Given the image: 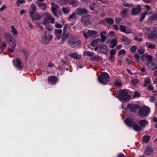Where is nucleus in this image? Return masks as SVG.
<instances>
[{
	"mask_svg": "<svg viewBox=\"0 0 157 157\" xmlns=\"http://www.w3.org/2000/svg\"><path fill=\"white\" fill-rule=\"evenodd\" d=\"M134 58L136 62L137 63H139L140 60L139 59V56L138 54H136L134 56Z\"/></svg>",
	"mask_w": 157,
	"mask_h": 157,
	"instance_id": "obj_42",
	"label": "nucleus"
},
{
	"mask_svg": "<svg viewBox=\"0 0 157 157\" xmlns=\"http://www.w3.org/2000/svg\"><path fill=\"white\" fill-rule=\"evenodd\" d=\"M39 6H43L42 9L43 10H45L46 8V5L45 3L41 2L39 3Z\"/></svg>",
	"mask_w": 157,
	"mask_h": 157,
	"instance_id": "obj_45",
	"label": "nucleus"
},
{
	"mask_svg": "<svg viewBox=\"0 0 157 157\" xmlns=\"http://www.w3.org/2000/svg\"><path fill=\"white\" fill-rule=\"evenodd\" d=\"M16 66L18 70H21L22 68L21 62L18 59H17L16 60Z\"/></svg>",
	"mask_w": 157,
	"mask_h": 157,
	"instance_id": "obj_26",
	"label": "nucleus"
},
{
	"mask_svg": "<svg viewBox=\"0 0 157 157\" xmlns=\"http://www.w3.org/2000/svg\"><path fill=\"white\" fill-rule=\"evenodd\" d=\"M58 80V78L54 75L49 76L48 78V82L50 83L52 85L55 84Z\"/></svg>",
	"mask_w": 157,
	"mask_h": 157,
	"instance_id": "obj_11",
	"label": "nucleus"
},
{
	"mask_svg": "<svg viewBox=\"0 0 157 157\" xmlns=\"http://www.w3.org/2000/svg\"><path fill=\"white\" fill-rule=\"evenodd\" d=\"M146 58L147 59V61L149 62H151L152 59V57L151 56L147 55L146 56Z\"/></svg>",
	"mask_w": 157,
	"mask_h": 157,
	"instance_id": "obj_47",
	"label": "nucleus"
},
{
	"mask_svg": "<svg viewBox=\"0 0 157 157\" xmlns=\"http://www.w3.org/2000/svg\"><path fill=\"white\" fill-rule=\"evenodd\" d=\"M22 52L24 56V58L26 60H27L28 58V57L29 55L27 50L25 49H22Z\"/></svg>",
	"mask_w": 157,
	"mask_h": 157,
	"instance_id": "obj_31",
	"label": "nucleus"
},
{
	"mask_svg": "<svg viewBox=\"0 0 157 157\" xmlns=\"http://www.w3.org/2000/svg\"><path fill=\"white\" fill-rule=\"evenodd\" d=\"M106 20L107 23L110 25H112L114 23V20L112 18L107 17L106 18Z\"/></svg>",
	"mask_w": 157,
	"mask_h": 157,
	"instance_id": "obj_39",
	"label": "nucleus"
},
{
	"mask_svg": "<svg viewBox=\"0 0 157 157\" xmlns=\"http://www.w3.org/2000/svg\"><path fill=\"white\" fill-rule=\"evenodd\" d=\"M153 151L152 148L150 147H147L145 149L144 154L146 155L149 156L153 153Z\"/></svg>",
	"mask_w": 157,
	"mask_h": 157,
	"instance_id": "obj_16",
	"label": "nucleus"
},
{
	"mask_svg": "<svg viewBox=\"0 0 157 157\" xmlns=\"http://www.w3.org/2000/svg\"><path fill=\"white\" fill-rule=\"evenodd\" d=\"M6 8V6L5 5L2 6V7L0 8V11L2 12Z\"/></svg>",
	"mask_w": 157,
	"mask_h": 157,
	"instance_id": "obj_62",
	"label": "nucleus"
},
{
	"mask_svg": "<svg viewBox=\"0 0 157 157\" xmlns=\"http://www.w3.org/2000/svg\"><path fill=\"white\" fill-rule=\"evenodd\" d=\"M48 66L49 67H55V66L54 64L49 63H48Z\"/></svg>",
	"mask_w": 157,
	"mask_h": 157,
	"instance_id": "obj_63",
	"label": "nucleus"
},
{
	"mask_svg": "<svg viewBox=\"0 0 157 157\" xmlns=\"http://www.w3.org/2000/svg\"><path fill=\"white\" fill-rule=\"evenodd\" d=\"M147 65L149 66V68L153 70L156 69L157 68V66L152 62H148L147 63Z\"/></svg>",
	"mask_w": 157,
	"mask_h": 157,
	"instance_id": "obj_18",
	"label": "nucleus"
},
{
	"mask_svg": "<svg viewBox=\"0 0 157 157\" xmlns=\"http://www.w3.org/2000/svg\"><path fill=\"white\" fill-rule=\"evenodd\" d=\"M83 35L86 38H88L89 37H96L97 36L98 33L97 32L91 30H88L87 32H82Z\"/></svg>",
	"mask_w": 157,
	"mask_h": 157,
	"instance_id": "obj_6",
	"label": "nucleus"
},
{
	"mask_svg": "<svg viewBox=\"0 0 157 157\" xmlns=\"http://www.w3.org/2000/svg\"><path fill=\"white\" fill-rule=\"evenodd\" d=\"M150 136H144L143 138V141L145 143H147L149 140Z\"/></svg>",
	"mask_w": 157,
	"mask_h": 157,
	"instance_id": "obj_36",
	"label": "nucleus"
},
{
	"mask_svg": "<svg viewBox=\"0 0 157 157\" xmlns=\"http://www.w3.org/2000/svg\"><path fill=\"white\" fill-rule=\"evenodd\" d=\"M46 15L47 18L51 21V23H54L55 21V19L52 17V15L48 13H46Z\"/></svg>",
	"mask_w": 157,
	"mask_h": 157,
	"instance_id": "obj_23",
	"label": "nucleus"
},
{
	"mask_svg": "<svg viewBox=\"0 0 157 157\" xmlns=\"http://www.w3.org/2000/svg\"><path fill=\"white\" fill-rule=\"evenodd\" d=\"M101 41L102 42H103L105 41V40L106 39V37L105 36H103V35H101Z\"/></svg>",
	"mask_w": 157,
	"mask_h": 157,
	"instance_id": "obj_52",
	"label": "nucleus"
},
{
	"mask_svg": "<svg viewBox=\"0 0 157 157\" xmlns=\"http://www.w3.org/2000/svg\"><path fill=\"white\" fill-rule=\"evenodd\" d=\"M52 38V35H47L46 32H45L41 38L42 42L44 44H48L50 43V40Z\"/></svg>",
	"mask_w": 157,
	"mask_h": 157,
	"instance_id": "obj_7",
	"label": "nucleus"
},
{
	"mask_svg": "<svg viewBox=\"0 0 157 157\" xmlns=\"http://www.w3.org/2000/svg\"><path fill=\"white\" fill-rule=\"evenodd\" d=\"M122 20V19L121 18H115V21L117 23L120 22Z\"/></svg>",
	"mask_w": 157,
	"mask_h": 157,
	"instance_id": "obj_59",
	"label": "nucleus"
},
{
	"mask_svg": "<svg viewBox=\"0 0 157 157\" xmlns=\"http://www.w3.org/2000/svg\"><path fill=\"white\" fill-rule=\"evenodd\" d=\"M138 80L137 79H135L131 81V82L133 85H135L138 83Z\"/></svg>",
	"mask_w": 157,
	"mask_h": 157,
	"instance_id": "obj_46",
	"label": "nucleus"
},
{
	"mask_svg": "<svg viewBox=\"0 0 157 157\" xmlns=\"http://www.w3.org/2000/svg\"><path fill=\"white\" fill-rule=\"evenodd\" d=\"M120 30L126 34H129L132 32V30L131 29H126L125 26L121 25L120 26Z\"/></svg>",
	"mask_w": 157,
	"mask_h": 157,
	"instance_id": "obj_13",
	"label": "nucleus"
},
{
	"mask_svg": "<svg viewBox=\"0 0 157 157\" xmlns=\"http://www.w3.org/2000/svg\"><path fill=\"white\" fill-rule=\"evenodd\" d=\"M46 28L48 31H51L52 30V27L49 25H46Z\"/></svg>",
	"mask_w": 157,
	"mask_h": 157,
	"instance_id": "obj_50",
	"label": "nucleus"
},
{
	"mask_svg": "<svg viewBox=\"0 0 157 157\" xmlns=\"http://www.w3.org/2000/svg\"><path fill=\"white\" fill-rule=\"evenodd\" d=\"M101 41V40L100 38H98L93 40L91 43V45L95 47L97 46V43Z\"/></svg>",
	"mask_w": 157,
	"mask_h": 157,
	"instance_id": "obj_28",
	"label": "nucleus"
},
{
	"mask_svg": "<svg viewBox=\"0 0 157 157\" xmlns=\"http://www.w3.org/2000/svg\"><path fill=\"white\" fill-rule=\"evenodd\" d=\"M157 37V34L154 32L148 35V38L151 39H153Z\"/></svg>",
	"mask_w": 157,
	"mask_h": 157,
	"instance_id": "obj_27",
	"label": "nucleus"
},
{
	"mask_svg": "<svg viewBox=\"0 0 157 157\" xmlns=\"http://www.w3.org/2000/svg\"><path fill=\"white\" fill-rule=\"evenodd\" d=\"M51 4L53 6L52 7L56 9H57L59 7L58 6L57 4H55L53 2H52Z\"/></svg>",
	"mask_w": 157,
	"mask_h": 157,
	"instance_id": "obj_55",
	"label": "nucleus"
},
{
	"mask_svg": "<svg viewBox=\"0 0 157 157\" xmlns=\"http://www.w3.org/2000/svg\"><path fill=\"white\" fill-rule=\"evenodd\" d=\"M100 51L102 53H106L108 52V49L106 45L103 44L100 47Z\"/></svg>",
	"mask_w": 157,
	"mask_h": 157,
	"instance_id": "obj_17",
	"label": "nucleus"
},
{
	"mask_svg": "<svg viewBox=\"0 0 157 157\" xmlns=\"http://www.w3.org/2000/svg\"><path fill=\"white\" fill-rule=\"evenodd\" d=\"M25 0H17L16 4L17 6H19L20 4H23L25 2Z\"/></svg>",
	"mask_w": 157,
	"mask_h": 157,
	"instance_id": "obj_44",
	"label": "nucleus"
},
{
	"mask_svg": "<svg viewBox=\"0 0 157 157\" xmlns=\"http://www.w3.org/2000/svg\"><path fill=\"white\" fill-rule=\"evenodd\" d=\"M4 37L8 42L10 41V40H12V39L14 38L9 33H6L4 35Z\"/></svg>",
	"mask_w": 157,
	"mask_h": 157,
	"instance_id": "obj_22",
	"label": "nucleus"
},
{
	"mask_svg": "<svg viewBox=\"0 0 157 157\" xmlns=\"http://www.w3.org/2000/svg\"><path fill=\"white\" fill-rule=\"evenodd\" d=\"M147 89L149 91H152L153 89V87L151 85H150L147 86Z\"/></svg>",
	"mask_w": 157,
	"mask_h": 157,
	"instance_id": "obj_61",
	"label": "nucleus"
},
{
	"mask_svg": "<svg viewBox=\"0 0 157 157\" xmlns=\"http://www.w3.org/2000/svg\"><path fill=\"white\" fill-rule=\"evenodd\" d=\"M155 97H151L149 99L150 102H153L155 100Z\"/></svg>",
	"mask_w": 157,
	"mask_h": 157,
	"instance_id": "obj_64",
	"label": "nucleus"
},
{
	"mask_svg": "<svg viewBox=\"0 0 157 157\" xmlns=\"http://www.w3.org/2000/svg\"><path fill=\"white\" fill-rule=\"evenodd\" d=\"M6 45L5 43H1L0 44V48H1V49L2 50L3 49V47H6Z\"/></svg>",
	"mask_w": 157,
	"mask_h": 157,
	"instance_id": "obj_54",
	"label": "nucleus"
},
{
	"mask_svg": "<svg viewBox=\"0 0 157 157\" xmlns=\"http://www.w3.org/2000/svg\"><path fill=\"white\" fill-rule=\"evenodd\" d=\"M137 48V47L135 45L132 46L130 48L131 52L132 53L135 52L136 51Z\"/></svg>",
	"mask_w": 157,
	"mask_h": 157,
	"instance_id": "obj_43",
	"label": "nucleus"
},
{
	"mask_svg": "<svg viewBox=\"0 0 157 157\" xmlns=\"http://www.w3.org/2000/svg\"><path fill=\"white\" fill-rule=\"evenodd\" d=\"M125 124L130 127H132L136 131H140L142 127H145L148 123V122L145 119L141 120L137 122L139 124L135 122V120L130 117L127 118L124 120Z\"/></svg>",
	"mask_w": 157,
	"mask_h": 157,
	"instance_id": "obj_1",
	"label": "nucleus"
},
{
	"mask_svg": "<svg viewBox=\"0 0 157 157\" xmlns=\"http://www.w3.org/2000/svg\"><path fill=\"white\" fill-rule=\"evenodd\" d=\"M48 23V18H44V21L43 22V24L44 25H46V24Z\"/></svg>",
	"mask_w": 157,
	"mask_h": 157,
	"instance_id": "obj_58",
	"label": "nucleus"
},
{
	"mask_svg": "<svg viewBox=\"0 0 157 157\" xmlns=\"http://www.w3.org/2000/svg\"><path fill=\"white\" fill-rule=\"evenodd\" d=\"M33 14L34 15H33L32 17H30L33 20H39L41 17V16L37 13H34Z\"/></svg>",
	"mask_w": 157,
	"mask_h": 157,
	"instance_id": "obj_24",
	"label": "nucleus"
},
{
	"mask_svg": "<svg viewBox=\"0 0 157 157\" xmlns=\"http://www.w3.org/2000/svg\"><path fill=\"white\" fill-rule=\"evenodd\" d=\"M69 56L76 59H79L80 58V56L78 55L76 53H73L70 54Z\"/></svg>",
	"mask_w": 157,
	"mask_h": 157,
	"instance_id": "obj_29",
	"label": "nucleus"
},
{
	"mask_svg": "<svg viewBox=\"0 0 157 157\" xmlns=\"http://www.w3.org/2000/svg\"><path fill=\"white\" fill-rule=\"evenodd\" d=\"M128 12L129 10L128 9L124 8L123 10L121 11V14L122 17H126Z\"/></svg>",
	"mask_w": 157,
	"mask_h": 157,
	"instance_id": "obj_20",
	"label": "nucleus"
},
{
	"mask_svg": "<svg viewBox=\"0 0 157 157\" xmlns=\"http://www.w3.org/2000/svg\"><path fill=\"white\" fill-rule=\"evenodd\" d=\"M85 53L88 56L90 57L94 55L93 52L89 51L86 52Z\"/></svg>",
	"mask_w": 157,
	"mask_h": 157,
	"instance_id": "obj_49",
	"label": "nucleus"
},
{
	"mask_svg": "<svg viewBox=\"0 0 157 157\" xmlns=\"http://www.w3.org/2000/svg\"><path fill=\"white\" fill-rule=\"evenodd\" d=\"M122 41L126 44H128L130 43V41L128 38L125 36H123L122 37Z\"/></svg>",
	"mask_w": 157,
	"mask_h": 157,
	"instance_id": "obj_32",
	"label": "nucleus"
},
{
	"mask_svg": "<svg viewBox=\"0 0 157 157\" xmlns=\"http://www.w3.org/2000/svg\"><path fill=\"white\" fill-rule=\"evenodd\" d=\"M125 7L130 6L132 5L131 4H129L128 3H123L122 4Z\"/></svg>",
	"mask_w": 157,
	"mask_h": 157,
	"instance_id": "obj_60",
	"label": "nucleus"
},
{
	"mask_svg": "<svg viewBox=\"0 0 157 157\" xmlns=\"http://www.w3.org/2000/svg\"><path fill=\"white\" fill-rule=\"evenodd\" d=\"M116 53V51L114 49H112L110 52V53L111 56H113Z\"/></svg>",
	"mask_w": 157,
	"mask_h": 157,
	"instance_id": "obj_53",
	"label": "nucleus"
},
{
	"mask_svg": "<svg viewBox=\"0 0 157 157\" xmlns=\"http://www.w3.org/2000/svg\"><path fill=\"white\" fill-rule=\"evenodd\" d=\"M90 16L89 15H87L83 16L81 19L82 22L85 25H88L91 23L90 19Z\"/></svg>",
	"mask_w": 157,
	"mask_h": 157,
	"instance_id": "obj_10",
	"label": "nucleus"
},
{
	"mask_svg": "<svg viewBox=\"0 0 157 157\" xmlns=\"http://www.w3.org/2000/svg\"><path fill=\"white\" fill-rule=\"evenodd\" d=\"M12 30L11 31V32L13 34V35H17V31L16 29L15 28L14 26L13 25H12L11 27Z\"/></svg>",
	"mask_w": 157,
	"mask_h": 157,
	"instance_id": "obj_35",
	"label": "nucleus"
},
{
	"mask_svg": "<svg viewBox=\"0 0 157 157\" xmlns=\"http://www.w3.org/2000/svg\"><path fill=\"white\" fill-rule=\"evenodd\" d=\"M150 108L147 106H145L143 107H140L138 111V114L141 117H144L148 116L150 113Z\"/></svg>",
	"mask_w": 157,
	"mask_h": 157,
	"instance_id": "obj_5",
	"label": "nucleus"
},
{
	"mask_svg": "<svg viewBox=\"0 0 157 157\" xmlns=\"http://www.w3.org/2000/svg\"><path fill=\"white\" fill-rule=\"evenodd\" d=\"M155 19L157 20V13H155L152 15L149 18V20H152Z\"/></svg>",
	"mask_w": 157,
	"mask_h": 157,
	"instance_id": "obj_41",
	"label": "nucleus"
},
{
	"mask_svg": "<svg viewBox=\"0 0 157 157\" xmlns=\"http://www.w3.org/2000/svg\"><path fill=\"white\" fill-rule=\"evenodd\" d=\"M95 2H93L91 4L90 6V8L91 10H94V7H95Z\"/></svg>",
	"mask_w": 157,
	"mask_h": 157,
	"instance_id": "obj_51",
	"label": "nucleus"
},
{
	"mask_svg": "<svg viewBox=\"0 0 157 157\" xmlns=\"http://www.w3.org/2000/svg\"><path fill=\"white\" fill-rule=\"evenodd\" d=\"M67 43L71 48H78L81 46V42L76 37L71 36L67 41Z\"/></svg>",
	"mask_w": 157,
	"mask_h": 157,
	"instance_id": "obj_2",
	"label": "nucleus"
},
{
	"mask_svg": "<svg viewBox=\"0 0 157 157\" xmlns=\"http://www.w3.org/2000/svg\"><path fill=\"white\" fill-rule=\"evenodd\" d=\"M12 39V40L8 42L9 47L8 48V49L9 52H13L17 44V42L14 38Z\"/></svg>",
	"mask_w": 157,
	"mask_h": 157,
	"instance_id": "obj_8",
	"label": "nucleus"
},
{
	"mask_svg": "<svg viewBox=\"0 0 157 157\" xmlns=\"http://www.w3.org/2000/svg\"><path fill=\"white\" fill-rule=\"evenodd\" d=\"M151 82V80L150 78H147L144 81L145 84L144 85V86H146V85L149 84Z\"/></svg>",
	"mask_w": 157,
	"mask_h": 157,
	"instance_id": "obj_40",
	"label": "nucleus"
},
{
	"mask_svg": "<svg viewBox=\"0 0 157 157\" xmlns=\"http://www.w3.org/2000/svg\"><path fill=\"white\" fill-rule=\"evenodd\" d=\"M150 14V13H148L147 11L144 12L143 13H142L141 14V18L140 20V22H141L144 19L146 15Z\"/></svg>",
	"mask_w": 157,
	"mask_h": 157,
	"instance_id": "obj_34",
	"label": "nucleus"
},
{
	"mask_svg": "<svg viewBox=\"0 0 157 157\" xmlns=\"http://www.w3.org/2000/svg\"><path fill=\"white\" fill-rule=\"evenodd\" d=\"M55 34L56 35H60L62 32V30L60 29H56L54 30Z\"/></svg>",
	"mask_w": 157,
	"mask_h": 157,
	"instance_id": "obj_37",
	"label": "nucleus"
},
{
	"mask_svg": "<svg viewBox=\"0 0 157 157\" xmlns=\"http://www.w3.org/2000/svg\"><path fill=\"white\" fill-rule=\"evenodd\" d=\"M155 46V45L153 44H150L149 45H147L148 47L151 48H154Z\"/></svg>",
	"mask_w": 157,
	"mask_h": 157,
	"instance_id": "obj_56",
	"label": "nucleus"
},
{
	"mask_svg": "<svg viewBox=\"0 0 157 157\" xmlns=\"http://www.w3.org/2000/svg\"><path fill=\"white\" fill-rule=\"evenodd\" d=\"M118 96L119 99L121 101H126L130 97L125 90H123L120 91Z\"/></svg>",
	"mask_w": 157,
	"mask_h": 157,
	"instance_id": "obj_4",
	"label": "nucleus"
},
{
	"mask_svg": "<svg viewBox=\"0 0 157 157\" xmlns=\"http://www.w3.org/2000/svg\"><path fill=\"white\" fill-rule=\"evenodd\" d=\"M90 59L93 61L99 62L101 60V58L98 56H95L91 58Z\"/></svg>",
	"mask_w": 157,
	"mask_h": 157,
	"instance_id": "obj_25",
	"label": "nucleus"
},
{
	"mask_svg": "<svg viewBox=\"0 0 157 157\" xmlns=\"http://www.w3.org/2000/svg\"><path fill=\"white\" fill-rule=\"evenodd\" d=\"M55 27L57 28H61L62 27V26L59 23H56Z\"/></svg>",
	"mask_w": 157,
	"mask_h": 157,
	"instance_id": "obj_57",
	"label": "nucleus"
},
{
	"mask_svg": "<svg viewBox=\"0 0 157 157\" xmlns=\"http://www.w3.org/2000/svg\"><path fill=\"white\" fill-rule=\"evenodd\" d=\"M68 3L74 6H77L79 3L77 0H69Z\"/></svg>",
	"mask_w": 157,
	"mask_h": 157,
	"instance_id": "obj_33",
	"label": "nucleus"
},
{
	"mask_svg": "<svg viewBox=\"0 0 157 157\" xmlns=\"http://www.w3.org/2000/svg\"><path fill=\"white\" fill-rule=\"evenodd\" d=\"M76 12L78 15H81L82 14H86L88 13L87 10L85 9H82L80 8H78L76 10Z\"/></svg>",
	"mask_w": 157,
	"mask_h": 157,
	"instance_id": "obj_14",
	"label": "nucleus"
},
{
	"mask_svg": "<svg viewBox=\"0 0 157 157\" xmlns=\"http://www.w3.org/2000/svg\"><path fill=\"white\" fill-rule=\"evenodd\" d=\"M110 42H111V44H112L111 47L113 48L115 47L117 44V41L116 39H112Z\"/></svg>",
	"mask_w": 157,
	"mask_h": 157,
	"instance_id": "obj_38",
	"label": "nucleus"
},
{
	"mask_svg": "<svg viewBox=\"0 0 157 157\" xmlns=\"http://www.w3.org/2000/svg\"><path fill=\"white\" fill-rule=\"evenodd\" d=\"M77 19L76 13L74 12L70 14L68 17L67 20L68 21L71 20H75Z\"/></svg>",
	"mask_w": 157,
	"mask_h": 157,
	"instance_id": "obj_21",
	"label": "nucleus"
},
{
	"mask_svg": "<svg viewBox=\"0 0 157 157\" xmlns=\"http://www.w3.org/2000/svg\"><path fill=\"white\" fill-rule=\"evenodd\" d=\"M127 107L131 112L136 113L137 110L140 108V106L137 104L129 103L127 105Z\"/></svg>",
	"mask_w": 157,
	"mask_h": 157,
	"instance_id": "obj_9",
	"label": "nucleus"
},
{
	"mask_svg": "<svg viewBox=\"0 0 157 157\" xmlns=\"http://www.w3.org/2000/svg\"><path fill=\"white\" fill-rule=\"evenodd\" d=\"M68 27H69V25L67 24H65L63 26V32H66L67 29L68 28Z\"/></svg>",
	"mask_w": 157,
	"mask_h": 157,
	"instance_id": "obj_48",
	"label": "nucleus"
},
{
	"mask_svg": "<svg viewBox=\"0 0 157 157\" xmlns=\"http://www.w3.org/2000/svg\"><path fill=\"white\" fill-rule=\"evenodd\" d=\"M70 8L69 7H64L62 9L63 13L65 14H68L70 11Z\"/></svg>",
	"mask_w": 157,
	"mask_h": 157,
	"instance_id": "obj_30",
	"label": "nucleus"
},
{
	"mask_svg": "<svg viewBox=\"0 0 157 157\" xmlns=\"http://www.w3.org/2000/svg\"><path fill=\"white\" fill-rule=\"evenodd\" d=\"M109 78V76L105 72L101 74L98 77L99 81L101 84L105 85L108 83Z\"/></svg>",
	"mask_w": 157,
	"mask_h": 157,
	"instance_id": "obj_3",
	"label": "nucleus"
},
{
	"mask_svg": "<svg viewBox=\"0 0 157 157\" xmlns=\"http://www.w3.org/2000/svg\"><path fill=\"white\" fill-rule=\"evenodd\" d=\"M30 7L32 11H31L30 12V17H32L33 15L34 12L36 10V5L33 4H32L30 5Z\"/></svg>",
	"mask_w": 157,
	"mask_h": 157,
	"instance_id": "obj_19",
	"label": "nucleus"
},
{
	"mask_svg": "<svg viewBox=\"0 0 157 157\" xmlns=\"http://www.w3.org/2000/svg\"><path fill=\"white\" fill-rule=\"evenodd\" d=\"M69 35V33L63 32L61 39V41L62 43H63L65 41L67 40Z\"/></svg>",
	"mask_w": 157,
	"mask_h": 157,
	"instance_id": "obj_15",
	"label": "nucleus"
},
{
	"mask_svg": "<svg viewBox=\"0 0 157 157\" xmlns=\"http://www.w3.org/2000/svg\"><path fill=\"white\" fill-rule=\"evenodd\" d=\"M141 9L140 6L138 5L136 7L134 8L132 11V13L133 15H136L138 14L140 11Z\"/></svg>",
	"mask_w": 157,
	"mask_h": 157,
	"instance_id": "obj_12",
	"label": "nucleus"
}]
</instances>
